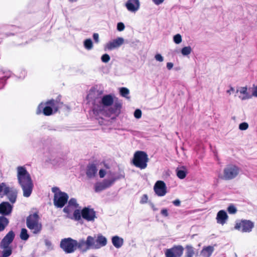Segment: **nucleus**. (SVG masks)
<instances>
[{
    "label": "nucleus",
    "instance_id": "f257e3e1",
    "mask_svg": "<svg viewBox=\"0 0 257 257\" xmlns=\"http://www.w3.org/2000/svg\"><path fill=\"white\" fill-rule=\"evenodd\" d=\"M87 102L94 115L98 118L103 117L114 118L120 112L121 103L113 95H103V92L91 88L87 96Z\"/></svg>",
    "mask_w": 257,
    "mask_h": 257
},
{
    "label": "nucleus",
    "instance_id": "f03ea898",
    "mask_svg": "<svg viewBox=\"0 0 257 257\" xmlns=\"http://www.w3.org/2000/svg\"><path fill=\"white\" fill-rule=\"evenodd\" d=\"M17 172L18 182L23 190V196L29 197L32 194L34 187L31 175L24 166H18Z\"/></svg>",
    "mask_w": 257,
    "mask_h": 257
},
{
    "label": "nucleus",
    "instance_id": "7ed1b4c3",
    "mask_svg": "<svg viewBox=\"0 0 257 257\" xmlns=\"http://www.w3.org/2000/svg\"><path fill=\"white\" fill-rule=\"evenodd\" d=\"M61 103L54 99L47 101L45 103H41L38 106L36 113L40 114L43 113L46 116H49L58 111L60 107Z\"/></svg>",
    "mask_w": 257,
    "mask_h": 257
},
{
    "label": "nucleus",
    "instance_id": "20e7f679",
    "mask_svg": "<svg viewBox=\"0 0 257 257\" xmlns=\"http://www.w3.org/2000/svg\"><path fill=\"white\" fill-rule=\"evenodd\" d=\"M39 216L37 213L29 215L26 219L27 227L35 234L41 232L42 229V223L39 221Z\"/></svg>",
    "mask_w": 257,
    "mask_h": 257
},
{
    "label": "nucleus",
    "instance_id": "39448f33",
    "mask_svg": "<svg viewBox=\"0 0 257 257\" xmlns=\"http://www.w3.org/2000/svg\"><path fill=\"white\" fill-rule=\"evenodd\" d=\"M52 191L54 194L53 199L54 206L57 208L63 207L68 202V195L66 193L60 191L59 188L57 187L52 188Z\"/></svg>",
    "mask_w": 257,
    "mask_h": 257
},
{
    "label": "nucleus",
    "instance_id": "423d86ee",
    "mask_svg": "<svg viewBox=\"0 0 257 257\" xmlns=\"http://www.w3.org/2000/svg\"><path fill=\"white\" fill-rule=\"evenodd\" d=\"M149 158L146 153L143 151H137L134 156L132 163L136 167L143 170L147 167Z\"/></svg>",
    "mask_w": 257,
    "mask_h": 257
},
{
    "label": "nucleus",
    "instance_id": "0eeeda50",
    "mask_svg": "<svg viewBox=\"0 0 257 257\" xmlns=\"http://www.w3.org/2000/svg\"><path fill=\"white\" fill-rule=\"evenodd\" d=\"M240 171V168L234 165H227L223 169V174L219 177L224 180H231L236 178Z\"/></svg>",
    "mask_w": 257,
    "mask_h": 257
},
{
    "label": "nucleus",
    "instance_id": "6e6552de",
    "mask_svg": "<svg viewBox=\"0 0 257 257\" xmlns=\"http://www.w3.org/2000/svg\"><path fill=\"white\" fill-rule=\"evenodd\" d=\"M118 178L114 176V174L111 175V177L109 179L103 180L101 182H97L94 185V190L96 192H100L110 187H111Z\"/></svg>",
    "mask_w": 257,
    "mask_h": 257
},
{
    "label": "nucleus",
    "instance_id": "1a4fd4ad",
    "mask_svg": "<svg viewBox=\"0 0 257 257\" xmlns=\"http://www.w3.org/2000/svg\"><path fill=\"white\" fill-rule=\"evenodd\" d=\"M77 240L71 238H64L60 242L61 248L67 253H72L76 249Z\"/></svg>",
    "mask_w": 257,
    "mask_h": 257
},
{
    "label": "nucleus",
    "instance_id": "9d476101",
    "mask_svg": "<svg viewBox=\"0 0 257 257\" xmlns=\"http://www.w3.org/2000/svg\"><path fill=\"white\" fill-rule=\"evenodd\" d=\"M254 227V223L248 220H242L236 222L234 228L242 232H250Z\"/></svg>",
    "mask_w": 257,
    "mask_h": 257
},
{
    "label": "nucleus",
    "instance_id": "9b49d317",
    "mask_svg": "<svg viewBox=\"0 0 257 257\" xmlns=\"http://www.w3.org/2000/svg\"><path fill=\"white\" fill-rule=\"evenodd\" d=\"M92 249H98L104 246L107 244V239L102 235L99 234L96 237L92 236Z\"/></svg>",
    "mask_w": 257,
    "mask_h": 257
},
{
    "label": "nucleus",
    "instance_id": "f8f14e48",
    "mask_svg": "<svg viewBox=\"0 0 257 257\" xmlns=\"http://www.w3.org/2000/svg\"><path fill=\"white\" fill-rule=\"evenodd\" d=\"M82 218L87 221H94L96 218V212L90 207H85L81 210Z\"/></svg>",
    "mask_w": 257,
    "mask_h": 257
},
{
    "label": "nucleus",
    "instance_id": "ddd939ff",
    "mask_svg": "<svg viewBox=\"0 0 257 257\" xmlns=\"http://www.w3.org/2000/svg\"><path fill=\"white\" fill-rule=\"evenodd\" d=\"M183 247L181 245L167 249L165 251L166 257H180L183 254Z\"/></svg>",
    "mask_w": 257,
    "mask_h": 257
},
{
    "label": "nucleus",
    "instance_id": "4468645a",
    "mask_svg": "<svg viewBox=\"0 0 257 257\" xmlns=\"http://www.w3.org/2000/svg\"><path fill=\"white\" fill-rule=\"evenodd\" d=\"M92 236H88L86 240L84 239L80 240L78 242L77 241L76 248H78L80 250L84 252L91 248Z\"/></svg>",
    "mask_w": 257,
    "mask_h": 257
},
{
    "label": "nucleus",
    "instance_id": "2eb2a0df",
    "mask_svg": "<svg viewBox=\"0 0 257 257\" xmlns=\"http://www.w3.org/2000/svg\"><path fill=\"white\" fill-rule=\"evenodd\" d=\"M154 190L156 194L160 197L164 196L167 193V187L163 181H157L154 185Z\"/></svg>",
    "mask_w": 257,
    "mask_h": 257
},
{
    "label": "nucleus",
    "instance_id": "dca6fc26",
    "mask_svg": "<svg viewBox=\"0 0 257 257\" xmlns=\"http://www.w3.org/2000/svg\"><path fill=\"white\" fill-rule=\"evenodd\" d=\"M98 171L96 165L94 163L88 164L86 168L85 173L87 177L89 179L94 178Z\"/></svg>",
    "mask_w": 257,
    "mask_h": 257
},
{
    "label": "nucleus",
    "instance_id": "f3484780",
    "mask_svg": "<svg viewBox=\"0 0 257 257\" xmlns=\"http://www.w3.org/2000/svg\"><path fill=\"white\" fill-rule=\"evenodd\" d=\"M248 88L246 86L240 87L236 90V92L238 93V98L241 100H245L251 98V95L247 91Z\"/></svg>",
    "mask_w": 257,
    "mask_h": 257
},
{
    "label": "nucleus",
    "instance_id": "a211bd4d",
    "mask_svg": "<svg viewBox=\"0 0 257 257\" xmlns=\"http://www.w3.org/2000/svg\"><path fill=\"white\" fill-rule=\"evenodd\" d=\"M13 205L8 202H3L0 204V214L3 215H8L12 211Z\"/></svg>",
    "mask_w": 257,
    "mask_h": 257
},
{
    "label": "nucleus",
    "instance_id": "6ab92c4d",
    "mask_svg": "<svg viewBox=\"0 0 257 257\" xmlns=\"http://www.w3.org/2000/svg\"><path fill=\"white\" fill-rule=\"evenodd\" d=\"M15 237V234L13 231H10L2 239L1 242V247H6L13 241Z\"/></svg>",
    "mask_w": 257,
    "mask_h": 257
},
{
    "label": "nucleus",
    "instance_id": "aec40b11",
    "mask_svg": "<svg viewBox=\"0 0 257 257\" xmlns=\"http://www.w3.org/2000/svg\"><path fill=\"white\" fill-rule=\"evenodd\" d=\"M228 218V216L226 212L223 210L219 211L217 213L216 219L217 222L219 224L222 225H224L227 221Z\"/></svg>",
    "mask_w": 257,
    "mask_h": 257
},
{
    "label": "nucleus",
    "instance_id": "412c9836",
    "mask_svg": "<svg viewBox=\"0 0 257 257\" xmlns=\"http://www.w3.org/2000/svg\"><path fill=\"white\" fill-rule=\"evenodd\" d=\"M123 42L124 40L122 38H118L107 43L106 48L108 50H112L119 47L123 44Z\"/></svg>",
    "mask_w": 257,
    "mask_h": 257
},
{
    "label": "nucleus",
    "instance_id": "4be33fe9",
    "mask_svg": "<svg viewBox=\"0 0 257 257\" xmlns=\"http://www.w3.org/2000/svg\"><path fill=\"white\" fill-rule=\"evenodd\" d=\"M17 191L16 189L13 187H11L9 191V192L7 193L5 196H7L10 201L12 203H14L17 197Z\"/></svg>",
    "mask_w": 257,
    "mask_h": 257
},
{
    "label": "nucleus",
    "instance_id": "5701e85b",
    "mask_svg": "<svg viewBox=\"0 0 257 257\" xmlns=\"http://www.w3.org/2000/svg\"><path fill=\"white\" fill-rule=\"evenodd\" d=\"M140 8L139 0H130V12L136 13Z\"/></svg>",
    "mask_w": 257,
    "mask_h": 257
},
{
    "label": "nucleus",
    "instance_id": "b1692460",
    "mask_svg": "<svg viewBox=\"0 0 257 257\" xmlns=\"http://www.w3.org/2000/svg\"><path fill=\"white\" fill-rule=\"evenodd\" d=\"M214 249L212 246L209 245L204 247L200 252L202 257H210L213 253Z\"/></svg>",
    "mask_w": 257,
    "mask_h": 257
},
{
    "label": "nucleus",
    "instance_id": "393cba45",
    "mask_svg": "<svg viewBox=\"0 0 257 257\" xmlns=\"http://www.w3.org/2000/svg\"><path fill=\"white\" fill-rule=\"evenodd\" d=\"M112 243L116 248H120L123 244V239L118 236H113L111 238Z\"/></svg>",
    "mask_w": 257,
    "mask_h": 257
},
{
    "label": "nucleus",
    "instance_id": "a878e982",
    "mask_svg": "<svg viewBox=\"0 0 257 257\" xmlns=\"http://www.w3.org/2000/svg\"><path fill=\"white\" fill-rule=\"evenodd\" d=\"M10 187L5 183H0V196H4L9 192Z\"/></svg>",
    "mask_w": 257,
    "mask_h": 257
},
{
    "label": "nucleus",
    "instance_id": "bb28decb",
    "mask_svg": "<svg viewBox=\"0 0 257 257\" xmlns=\"http://www.w3.org/2000/svg\"><path fill=\"white\" fill-rule=\"evenodd\" d=\"M176 171L177 176L179 178L183 179L185 178L187 174V171L184 167H182L180 169L177 168Z\"/></svg>",
    "mask_w": 257,
    "mask_h": 257
},
{
    "label": "nucleus",
    "instance_id": "cd10ccee",
    "mask_svg": "<svg viewBox=\"0 0 257 257\" xmlns=\"http://www.w3.org/2000/svg\"><path fill=\"white\" fill-rule=\"evenodd\" d=\"M186 252L185 257H193L195 254L194 248L190 245H187L186 246Z\"/></svg>",
    "mask_w": 257,
    "mask_h": 257
},
{
    "label": "nucleus",
    "instance_id": "c85d7f7f",
    "mask_svg": "<svg viewBox=\"0 0 257 257\" xmlns=\"http://www.w3.org/2000/svg\"><path fill=\"white\" fill-rule=\"evenodd\" d=\"M9 223V220L4 216H0V231L4 230Z\"/></svg>",
    "mask_w": 257,
    "mask_h": 257
},
{
    "label": "nucleus",
    "instance_id": "c756f323",
    "mask_svg": "<svg viewBox=\"0 0 257 257\" xmlns=\"http://www.w3.org/2000/svg\"><path fill=\"white\" fill-rule=\"evenodd\" d=\"M3 248V250L2 251V257H8L10 256L12 253V248L9 246H7L6 247H1Z\"/></svg>",
    "mask_w": 257,
    "mask_h": 257
},
{
    "label": "nucleus",
    "instance_id": "7c9ffc66",
    "mask_svg": "<svg viewBox=\"0 0 257 257\" xmlns=\"http://www.w3.org/2000/svg\"><path fill=\"white\" fill-rule=\"evenodd\" d=\"M192 50V48L190 46H186L181 49V52L183 56H188L190 54Z\"/></svg>",
    "mask_w": 257,
    "mask_h": 257
},
{
    "label": "nucleus",
    "instance_id": "2f4dec72",
    "mask_svg": "<svg viewBox=\"0 0 257 257\" xmlns=\"http://www.w3.org/2000/svg\"><path fill=\"white\" fill-rule=\"evenodd\" d=\"M84 46L87 50H91L93 48V44L92 40L90 39H86L84 41Z\"/></svg>",
    "mask_w": 257,
    "mask_h": 257
},
{
    "label": "nucleus",
    "instance_id": "473e14b6",
    "mask_svg": "<svg viewBox=\"0 0 257 257\" xmlns=\"http://www.w3.org/2000/svg\"><path fill=\"white\" fill-rule=\"evenodd\" d=\"M29 235L26 228H22L21 231L20 237L22 240H27L29 238Z\"/></svg>",
    "mask_w": 257,
    "mask_h": 257
},
{
    "label": "nucleus",
    "instance_id": "72a5a7b5",
    "mask_svg": "<svg viewBox=\"0 0 257 257\" xmlns=\"http://www.w3.org/2000/svg\"><path fill=\"white\" fill-rule=\"evenodd\" d=\"M81 211L79 209H76L73 213V218L75 220L78 221L81 219Z\"/></svg>",
    "mask_w": 257,
    "mask_h": 257
},
{
    "label": "nucleus",
    "instance_id": "f704fd0d",
    "mask_svg": "<svg viewBox=\"0 0 257 257\" xmlns=\"http://www.w3.org/2000/svg\"><path fill=\"white\" fill-rule=\"evenodd\" d=\"M68 206L71 207L77 208L78 207L79 205L77 203L76 199L74 198H71L68 202Z\"/></svg>",
    "mask_w": 257,
    "mask_h": 257
},
{
    "label": "nucleus",
    "instance_id": "c9c22d12",
    "mask_svg": "<svg viewBox=\"0 0 257 257\" xmlns=\"http://www.w3.org/2000/svg\"><path fill=\"white\" fill-rule=\"evenodd\" d=\"M106 174H109L110 177H111V175L113 174V173H110L109 171H106L104 169H101L99 171V176L100 178H103L104 177ZM114 176H115V174L113 173Z\"/></svg>",
    "mask_w": 257,
    "mask_h": 257
},
{
    "label": "nucleus",
    "instance_id": "e433bc0d",
    "mask_svg": "<svg viewBox=\"0 0 257 257\" xmlns=\"http://www.w3.org/2000/svg\"><path fill=\"white\" fill-rule=\"evenodd\" d=\"M119 92L120 95L123 96L125 97L126 98H128V90L125 87H122L120 88L119 89Z\"/></svg>",
    "mask_w": 257,
    "mask_h": 257
},
{
    "label": "nucleus",
    "instance_id": "4c0bfd02",
    "mask_svg": "<svg viewBox=\"0 0 257 257\" xmlns=\"http://www.w3.org/2000/svg\"><path fill=\"white\" fill-rule=\"evenodd\" d=\"M173 41L177 44L181 43L182 41V36L179 34L175 35L173 37Z\"/></svg>",
    "mask_w": 257,
    "mask_h": 257
},
{
    "label": "nucleus",
    "instance_id": "58836bf2",
    "mask_svg": "<svg viewBox=\"0 0 257 257\" xmlns=\"http://www.w3.org/2000/svg\"><path fill=\"white\" fill-rule=\"evenodd\" d=\"M227 210L229 214H235L237 212V209L233 205H230Z\"/></svg>",
    "mask_w": 257,
    "mask_h": 257
},
{
    "label": "nucleus",
    "instance_id": "ea45409f",
    "mask_svg": "<svg viewBox=\"0 0 257 257\" xmlns=\"http://www.w3.org/2000/svg\"><path fill=\"white\" fill-rule=\"evenodd\" d=\"M252 97H257V85L253 84L251 87V94H250Z\"/></svg>",
    "mask_w": 257,
    "mask_h": 257
},
{
    "label": "nucleus",
    "instance_id": "a19ab883",
    "mask_svg": "<svg viewBox=\"0 0 257 257\" xmlns=\"http://www.w3.org/2000/svg\"><path fill=\"white\" fill-rule=\"evenodd\" d=\"M239 129L241 131L246 130L248 128V124L247 122H244L239 124Z\"/></svg>",
    "mask_w": 257,
    "mask_h": 257
},
{
    "label": "nucleus",
    "instance_id": "79ce46f5",
    "mask_svg": "<svg viewBox=\"0 0 257 257\" xmlns=\"http://www.w3.org/2000/svg\"><path fill=\"white\" fill-rule=\"evenodd\" d=\"M142 111L140 109H137L135 110L134 114L135 117L137 119L140 118L142 116Z\"/></svg>",
    "mask_w": 257,
    "mask_h": 257
},
{
    "label": "nucleus",
    "instance_id": "37998d69",
    "mask_svg": "<svg viewBox=\"0 0 257 257\" xmlns=\"http://www.w3.org/2000/svg\"><path fill=\"white\" fill-rule=\"evenodd\" d=\"M101 59L103 62L107 63L110 60V57L108 54H105L101 56Z\"/></svg>",
    "mask_w": 257,
    "mask_h": 257
},
{
    "label": "nucleus",
    "instance_id": "c03bdc74",
    "mask_svg": "<svg viewBox=\"0 0 257 257\" xmlns=\"http://www.w3.org/2000/svg\"><path fill=\"white\" fill-rule=\"evenodd\" d=\"M125 26L123 23L119 22L117 24V30L118 31H122L124 29Z\"/></svg>",
    "mask_w": 257,
    "mask_h": 257
},
{
    "label": "nucleus",
    "instance_id": "a18cd8bd",
    "mask_svg": "<svg viewBox=\"0 0 257 257\" xmlns=\"http://www.w3.org/2000/svg\"><path fill=\"white\" fill-rule=\"evenodd\" d=\"M155 59L156 61L162 62L164 61V57L160 54H157L155 55Z\"/></svg>",
    "mask_w": 257,
    "mask_h": 257
},
{
    "label": "nucleus",
    "instance_id": "49530a36",
    "mask_svg": "<svg viewBox=\"0 0 257 257\" xmlns=\"http://www.w3.org/2000/svg\"><path fill=\"white\" fill-rule=\"evenodd\" d=\"M11 76V72L10 71L7 72L5 76L0 79V83H3L4 81H6L8 78Z\"/></svg>",
    "mask_w": 257,
    "mask_h": 257
},
{
    "label": "nucleus",
    "instance_id": "de8ad7c7",
    "mask_svg": "<svg viewBox=\"0 0 257 257\" xmlns=\"http://www.w3.org/2000/svg\"><path fill=\"white\" fill-rule=\"evenodd\" d=\"M58 160H59V159H53V158H50L49 160H47V161L50 163L51 164H52L53 165H58Z\"/></svg>",
    "mask_w": 257,
    "mask_h": 257
},
{
    "label": "nucleus",
    "instance_id": "09e8293b",
    "mask_svg": "<svg viewBox=\"0 0 257 257\" xmlns=\"http://www.w3.org/2000/svg\"><path fill=\"white\" fill-rule=\"evenodd\" d=\"M148 199V196L146 194H145L142 197L140 202L142 204L145 203L147 202Z\"/></svg>",
    "mask_w": 257,
    "mask_h": 257
},
{
    "label": "nucleus",
    "instance_id": "8fccbe9b",
    "mask_svg": "<svg viewBox=\"0 0 257 257\" xmlns=\"http://www.w3.org/2000/svg\"><path fill=\"white\" fill-rule=\"evenodd\" d=\"M161 214L165 217H167L168 216V210L166 208L163 209L161 211Z\"/></svg>",
    "mask_w": 257,
    "mask_h": 257
},
{
    "label": "nucleus",
    "instance_id": "3c124183",
    "mask_svg": "<svg viewBox=\"0 0 257 257\" xmlns=\"http://www.w3.org/2000/svg\"><path fill=\"white\" fill-rule=\"evenodd\" d=\"M93 38L96 43L99 42V35L97 33H94L93 35Z\"/></svg>",
    "mask_w": 257,
    "mask_h": 257
},
{
    "label": "nucleus",
    "instance_id": "603ef678",
    "mask_svg": "<svg viewBox=\"0 0 257 257\" xmlns=\"http://www.w3.org/2000/svg\"><path fill=\"white\" fill-rule=\"evenodd\" d=\"M174 64L172 62H168L167 63L166 66L168 70H171L173 67Z\"/></svg>",
    "mask_w": 257,
    "mask_h": 257
},
{
    "label": "nucleus",
    "instance_id": "864d4df0",
    "mask_svg": "<svg viewBox=\"0 0 257 257\" xmlns=\"http://www.w3.org/2000/svg\"><path fill=\"white\" fill-rule=\"evenodd\" d=\"M156 5H159L163 3L164 0H152Z\"/></svg>",
    "mask_w": 257,
    "mask_h": 257
},
{
    "label": "nucleus",
    "instance_id": "5fc2aeb1",
    "mask_svg": "<svg viewBox=\"0 0 257 257\" xmlns=\"http://www.w3.org/2000/svg\"><path fill=\"white\" fill-rule=\"evenodd\" d=\"M173 203L174 205L179 206L180 205L181 202L179 199H176L173 201Z\"/></svg>",
    "mask_w": 257,
    "mask_h": 257
},
{
    "label": "nucleus",
    "instance_id": "6e6d98bb",
    "mask_svg": "<svg viewBox=\"0 0 257 257\" xmlns=\"http://www.w3.org/2000/svg\"><path fill=\"white\" fill-rule=\"evenodd\" d=\"M71 207L70 206H69L68 205L66 207H65L64 209H63V211L65 213H69L70 212V208Z\"/></svg>",
    "mask_w": 257,
    "mask_h": 257
},
{
    "label": "nucleus",
    "instance_id": "4d7b16f0",
    "mask_svg": "<svg viewBox=\"0 0 257 257\" xmlns=\"http://www.w3.org/2000/svg\"><path fill=\"white\" fill-rule=\"evenodd\" d=\"M234 91V89L232 87H230V89L227 90V93L230 95L233 91Z\"/></svg>",
    "mask_w": 257,
    "mask_h": 257
},
{
    "label": "nucleus",
    "instance_id": "13d9d810",
    "mask_svg": "<svg viewBox=\"0 0 257 257\" xmlns=\"http://www.w3.org/2000/svg\"><path fill=\"white\" fill-rule=\"evenodd\" d=\"M45 244L48 246H50L52 245L51 241L48 240H45Z\"/></svg>",
    "mask_w": 257,
    "mask_h": 257
},
{
    "label": "nucleus",
    "instance_id": "bf43d9fd",
    "mask_svg": "<svg viewBox=\"0 0 257 257\" xmlns=\"http://www.w3.org/2000/svg\"><path fill=\"white\" fill-rule=\"evenodd\" d=\"M125 6L126 8H127V9L128 10V6H129L128 1L126 2Z\"/></svg>",
    "mask_w": 257,
    "mask_h": 257
},
{
    "label": "nucleus",
    "instance_id": "052dcab7",
    "mask_svg": "<svg viewBox=\"0 0 257 257\" xmlns=\"http://www.w3.org/2000/svg\"><path fill=\"white\" fill-rule=\"evenodd\" d=\"M104 167L106 169H109V167L108 166V165L106 164H104Z\"/></svg>",
    "mask_w": 257,
    "mask_h": 257
},
{
    "label": "nucleus",
    "instance_id": "680f3d73",
    "mask_svg": "<svg viewBox=\"0 0 257 257\" xmlns=\"http://www.w3.org/2000/svg\"><path fill=\"white\" fill-rule=\"evenodd\" d=\"M69 1L71 3H74L77 1V0H69Z\"/></svg>",
    "mask_w": 257,
    "mask_h": 257
},
{
    "label": "nucleus",
    "instance_id": "e2e57ef3",
    "mask_svg": "<svg viewBox=\"0 0 257 257\" xmlns=\"http://www.w3.org/2000/svg\"><path fill=\"white\" fill-rule=\"evenodd\" d=\"M7 36H9V35L7 34H5Z\"/></svg>",
    "mask_w": 257,
    "mask_h": 257
},
{
    "label": "nucleus",
    "instance_id": "0e129e2a",
    "mask_svg": "<svg viewBox=\"0 0 257 257\" xmlns=\"http://www.w3.org/2000/svg\"><path fill=\"white\" fill-rule=\"evenodd\" d=\"M1 31L2 32L3 31V29H1Z\"/></svg>",
    "mask_w": 257,
    "mask_h": 257
}]
</instances>
